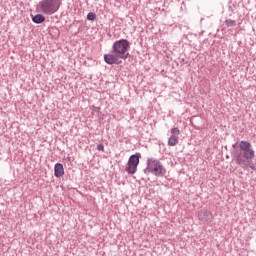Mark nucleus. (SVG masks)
<instances>
[{
	"mask_svg": "<svg viewBox=\"0 0 256 256\" xmlns=\"http://www.w3.org/2000/svg\"><path fill=\"white\" fill-rule=\"evenodd\" d=\"M239 147L240 149L233 150L232 157L236 165L245 168L255 159V150L251 147V143L245 140L240 141Z\"/></svg>",
	"mask_w": 256,
	"mask_h": 256,
	"instance_id": "f257e3e1",
	"label": "nucleus"
},
{
	"mask_svg": "<svg viewBox=\"0 0 256 256\" xmlns=\"http://www.w3.org/2000/svg\"><path fill=\"white\" fill-rule=\"evenodd\" d=\"M63 5L62 0H42L36 6L37 12L43 15H55Z\"/></svg>",
	"mask_w": 256,
	"mask_h": 256,
	"instance_id": "f03ea898",
	"label": "nucleus"
},
{
	"mask_svg": "<svg viewBox=\"0 0 256 256\" xmlns=\"http://www.w3.org/2000/svg\"><path fill=\"white\" fill-rule=\"evenodd\" d=\"M146 175H155V177H164L167 173V169L163 166V163L157 158H148L147 159V166L144 170Z\"/></svg>",
	"mask_w": 256,
	"mask_h": 256,
	"instance_id": "7ed1b4c3",
	"label": "nucleus"
},
{
	"mask_svg": "<svg viewBox=\"0 0 256 256\" xmlns=\"http://www.w3.org/2000/svg\"><path fill=\"white\" fill-rule=\"evenodd\" d=\"M131 44L127 39H120L113 43L112 45V53L117 55L120 59H129V48Z\"/></svg>",
	"mask_w": 256,
	"mask_h": 256,
	"instance_id": "20e7f679",
	"label": "nucleus"
},
{
	"mask_svg": "<svg viewBox=\"0 0 256 256\" xmlns=\"http://www.w3.org/2000/svg\"><path fill=\"white\" fill-rule=\"evenodd\" d=\"M139 159H141V153L132 154L126 166V171L129 175H135L137 173V167H139Z\"/></svg>",
	"mask_w": 256,
	"mask_h": 256,
	"instance_id": "39448f33",
	"label": "nucleus"
},
{
	"mask_svg": "<svg viewBox=\"0 0 256 256\" xmlns=\"http://www.w3.org/2000/svg\"><path fill=\"white\" fill-rule=\"evenodd\" d=\"M198 219L202 223H211L213 221V214L210 211L204 210L198 214Z\"/></svg>",
	"mask_w": 256,
	"mask_h": 256,
	"instance_id": "423d86ee",
	"label": "nucleus"
},
{
	"mask_svg": "<svg viewBox=\"0 0 256 256\" xmlns=\"http://www.w3.org/2000/svg\"><path fill=\"white\" fill-rule=\"evenodd\" d=\"M119 59H121L117 54L110 53V54H104V61L107 63V65H115Z\"/></svg>",
	"mask_w": 256,
	"mask_h": 256,
	"instance_id": "0eeeda50",
	"label": "nucleus"
},
{
	"mask_svg": "<svg viewBox=\"0 0 256 256\" xmlns=\"http://www.w3.org/2000/svg\"><path fill=\"white\" fill-rule=\"evenodd\" d=\"M54 175H55V177H63V175H65V169L63 168V164H61V163L55 164Z\"/></svg>",
	"mask_w": 256,
	"mask_h": 256,
	"instance_id": "6e6552de",
	"label": "nucleus"
},
{
	"mask_svg": "<svg viewBox=\"0 0 256 256\" xmlns=\"http://www.w3.org/2000/svg\"><path fill=\"white\" fill-rule=\"evenodd\" d=\"M33 23H36V25H40V23H45V16L43 14H36L32 17Z\"/></svg>",
	"mask_w": 256,
	"mask_h": 256,
	"instance_id": "1a4fd4ad",
	"label": "nucleus"
},
{
	"mask_svg": "<svg viewBox=\"0 0 256 256\" xmlns=\"http://www.w3.org/2000/svg\"><path fill=\"white\" fill-rule=\"evenodd\" d=\"M177 143H179V140H178L177 136H171V137L168 139V145H169V147H175V145H177Z\"/></svg>",
	"mask_w": 256,
	"mask_h": 256,
	"instance_id": "9d476101",
	"label": "nucleus"
},
{
	"mask_svg": "<svg viewBox=\"0 0 256 256\" xmlns=\"http://www.w3.org/2000/svg\"><path fill=\"white\" fill-rule=\"evenodd\" d=\"M226 27H235L237 25V22L235 20L227 19L225 20Z\"/></svg>",
	"mask_w": 256,
	"mask_h": 256,
	"instance_id": "9b49d317",
	"label": "nucleus"
},
{
	"mask_svg": "<svg viewBox=\"0 0 256 256\" xmlns=\"http://www.w3.org/2000/svg\"><path fill=\"white\" fill-rule=\"evenodd\" d=\"M94 19H97V14H95L94 12H90L87 14L88 21H93Z\"/></svg>",
	"mask_w": 256,
	"mask_h": 256,
	"instance_id": "f8f14e48",
	"label": "nucleus"
},
{
	"mask_svg": "<svg viewBox=\"0 0 256 256\" xmlns=\"http://www.w3.org/2000/svg\"><path fill=\"white\" fill-rule=\"evenodd\" d=\"M171 133H172V137H177L178 135L181 134V131L179 130V128H172Z\"/></svg>",
	"mask_w": 256,
	"mask_h": 256,
	"instance_id": "ddd939ff",
	"label": "nucleus"
},
{
	"mask_svg": "<svg viewBox=\"0 0 256 256\" xmlns=\"http://www.w3.org/2000/svg\"><path fill=\"white\" fill-rule=\"evenodd\" d=\"M97 150L105 153V145L103 143L98 144Z\"/></svg>",
	"mask_w": 256,
	"mask_h": 256,
	"instance_id": "4468645a",
	"label": "nucleus"
},
{
	"mask_svg": "<svg viewBox=\"0 0 256 256\" xmlns=\"http://www.w3.org/2000/svg\"><path fill=\"white\" fill-rule=\"evenodd\" d=\"M237 145H238V143H237V142H236V143H234V144H232L233 149H235V148L237 147Z\"/></svg>",
	"mask_w": 256,
	"mask_h": 256,
	"instance_id": "2eb2a0df",
	"label": "nucleus"
},
{
	"mask_svg": "<svg viewBox=\"0 0 256 256\" xmlns=\"http://www.w3.org/2000/svg\"><path fill=\"white\" fill-rule=\"evenodd\" d=\"M250 169H253L255 171V166L250 165Z\"/></svg>",
	"mask_w": 256,
	"mask_h": 256,
	"instance_id": "dca6fc26",
	"label": "nucleus"
},
{
	"mask_svg": "<svg viewBox=\"0 0 256 256\" xmlns=\"http://www.w3.org/2000/svg\"><path fill=\"white\" fill-rule=\"evenodd\" d=\"M100 108H96V111H99Z\"/></svg>",
	"mask_w": 256,
	"mask_h": 256,
	"instance_id": "f3484780",
	"label": "nucleus"
},
{
	"mask_svg": "<svg viewBox=\"0 0 256 256\" xmlns=\"http://www.w3.org/2000/svg\"><path fill=\"white\" fill-rule=\"evenodd\" d=\"M226 158L229 159V155H227Z\"/></svg>",
	"mask_w": 256,
	"mask_h": 256,
	"instance_id": "a211bd4d",
	"label": "nucleus"
}]
</instances>
